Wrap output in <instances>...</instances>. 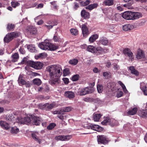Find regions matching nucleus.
Returning a JSON list of instances; mask_svg holds the SVG:
<instances>
[{
  "instance_id": "35",
  "label": "nucleus",
  "mask_w": 147,
  "mask_h": 147,
  "mask_svg": "<svg viewBox=\"0 0 147 147\" xmlns=\"http://www.w3.org/2000/svg\"><path fill=\"white\" fill-rule=\"evenodd\" d=\"M22 76L20 75L18 79V83L20 85H24L26 84V82L24 80L22 79Z\"/></svg>"
},
{
  "instance_id": "9",
  "label": "nucleus",
  "mask_w": 147,
  "mask_h": 147,
  "mask_svg": "<svg viewBox=\"0 0 147 147\" xmlns=\"http://www.w3.org/2000/svg\"><path fill=\"white\" fill-rule=\"evenodd\" d=\"M88 129H91L98 132H100L103 130L102 128L97 125L93 124H90L88 127Z\"/></svg>"
},
{
  "instance_id": "61",
  "label": "nucleus",
  "mask_w": 147,
  "mask_h": 147,
  "mask_svg": "<svg viewBox=\"0 0 147 147\" xmlns=\"http://www.w3.org/2000/svg\"><path fill=\"white\" fill-rule=\"evenodd\" d=\"M123 94V92L121 91H119L117 94V96L118 98H119L121 97Z\"/></svg>"
},
{
  "instance_id": "44",
  "label": "nucleus",
  "mask_w": 147,
  "mask_h": 147,
  "mask_svg": "<svg viewBox=\"0 0 147 147\" xmlns=\"http://www.w3.org/2000/svg\"><path fill=\"white\" fill-rule=\"evenodd\" d=\"M19 131L18 128L16 127H13L11 128V132L13 134H16Z\"/></svg>"
},
{
  "instance_id": "45",
  "label": "nucleus",
  "mask_w": 147,
  "mask_h": 147,
  "mask_svg": "<svg viewBox=\"0 0 147 147\" xmlns=\"http://www.w3.org/2000/svg\"><path fill=\"white\" fill-rule=\"evenodd\" d=\"M78 62V60L77 59H73L70 60L69 61V63L71 65H75L77 64Z\"/></svg>"
},
{
  "instance_id": "54",
  "label": "nucleus",
  "mask_w": 147,
  "mask_h": 147,
  "mask_svg": "<svg viewBox=\"0 0 147 147\" xmlns=\"http://www.w3.org/2000/svg\"><path fill=\"white\" fill-rule=\"evenodd\" d=\"M112 65L113 66V67L114 69L116 71H117L119 69L120 67L119 65L117 64L113 63L112 64Z\"/></svg>"
},
{
  "instance_id": "7",
  "label": "nucleus",
  "mask_w": 147,
  "mask_h": 147,
  "mask_svg": "<svg viewBox=\"0 0 147 147\" xmlns=\"http://www.w3.org/2000/svg\"><path fill=\"white\" fill-rule=\"evenodd\" d=\"M98 143L105 144L108 143V141L105 136L104 135H98L97 136Z\"/></svg>"
},
{
  "instance_id": "31",
  "label": "nucleus",
  "mask_w": 147,
  "mask_h": 147,
  "mask_svg": "<svg viewBox=\"0 0 147 147\" xmlns=\"http://www.w3.org/2000/svg\"><path fill=\"white\" fill-rule=\"evenodd\" d=\"M12 61L13 62H15L17 61L19 58L18 54L15 53L12 56Z\"/></svg>"
},
{
  "instance_id": "15",
  "label": "nucleus",
  "mask_w": 147,
  "mask_h": 147,
  "mask_svg": "<svg viewBox=\"0 0 147 147\" xmlns=\"http://www.w3.org/2000/svg\"><path fill=\"white\" fill-rule=\"evenodd\" d=\"M136 57L138 59H140L145 57V54L143 51L141 49L138 50Z\"/></svg>"
},
{
  "instance_id": "12",
  "label": "nucleus",
  "mask_w": 147,
  "mask_h": 147,
  "mask_svg": "<svg viewBox=\"0 0 147 147\" xmlns=\"http://www.w3.org/2000/svg\"><path fill=\"white\" fill-rule=\"evenodd\" d=\"M142 16V13L140 12H132L131 20H138Z\"/></svg>"
},
{
  "instance_id": "55",
  "label": "nucleus",
  "mask_w": 147,
  "mask_h": 147,
  "mask_svg": "<svg viewBox=\"0 0 147 147\" xmlns=\"http://www.w3.org/2000/svg\"><path fill=\"white\" fill-rule=\"evenodd\" d=\"M72 108L71 107H68L64 108L62 111L64 112H68L72 110Z\"/></svg>"
},
{
  "instance_id": "53",
  "label": "nucleus",
  "mask_w": 147,
  "mask_h": 147,
  "mask_svg": "<svg viewBox=\"0 0 147 147\" xmlns=\"http://www.w3.org/2000/svg\"><path fill=\"white\" fill-rule=\"evenodd\" d=\"M11 5L12 7L14 8H15L16 7L18 6L20 3L17 2L12 1L11 2Z\"/></svg>"
},
{
  "instance_id": "48",
  "label": "nucleus",
  "mask_w": 147,
  "mask_h": 147,
  "mask_svg": "<svg viewBox=\"0 0 147 147\" xmlns=\"http://www.w3.org/2000/svg\"><path fill=\"white\" fill-rule=\"evenodd\" d=\"M54 106L53 103L49 104L48 103H46V110L52 109Z\"/></svg>"
},
{
  "instance_id": "23",
  "label": "nucleus",
  "mask_w": 147,
  "mask_h": 147,
  "mask_svg": "<svg viewBox=\"0 0 147 147\" xmlns=\"http://www.w3.org/2000/svg\"><path fill=\"white\" fill-rule=\"evenodd\" d=\"M27 30L28 33L30 34H35L37 32L36 29L33 26L30 27Z\"/></svg>"
},
{
  "instance_id": "19",
  "label": "nucleus",
  "mask_w": 147,
  "mask_h": 147,
  "mask_svg": "<svg viewBox=\"0 0 147 147\" xmlns=\"http://www.w3.org/2000/svg\"><path fill=\"white\" fill-rule=\"evenodd\" d=\"M99 42L102 45L106 46L108 45L109 43V41L107 38L105 37H102L100 39Z\"/></svg>"
},
{
  "instance_id": "34",
  "label": "nucleus",
  "mask_w": 147,
  "mask_h": 147,
  "mask_svg": "<svg viewBox=\"0 0 147 147\" xmlns=\"http://www.w3.org/2000/svg\"><path fill=\"white\" fill-rule=\"evenodd\" d=\"M109 123V125L112 126H114L117 125L118 124V122L117 120L112 118H110Z\"/></svg>"
},
{
  "instance_id": "52",
  "label": "nucleus",
  "mask_w": 147,
  "mask_h": 147,
  "mask_svg": "<svg viewBox=\"0 0 147 147\" xmlns=\"http://www.w3.org/2000/svg\"><path fill=\"white\" fill-rule=\"evenodd\" d=\"M69 74V69L67 68H66L64 69L63 71V75L64 76H65Z\"/></svg>"
},
{
  "instance_id": "28",
  "label": "nucleus",
  "mask_w": 147,
  "mask_h": 147,
  "mask_svg": "<svg viewBox=\"0 0 147 147\" xmlns=\"http://www.w3.org/2000/svg\"><path fill=\"white\" fill-rule=\"evenodd\" d=\"M147 109L140 110L139 111V115L142 117H146Z\"/></svg>"
},
{
  "instance_id": "32",
  "label": "nucleus",
  "mask_w": 147,
  "mask_h": 147,
  "mask_svg": "<svg viewBox=\"0 0 147 147\" xmlns=\"http://www.w3.org/2000/svg\"><path fill=\"white\" fill-rule=\"evenodd\" d=\"M98 6L97 3H94L92 4H90L86 7V8L90 10H91L93 9L96 8Z\"/></svg>"
},
{
  "instance_id": "41",
  "label": "nucleus",
  "mask_w": 147,
  "mask_h": 147,
  "mask_svg": "<svg viewBox=\"0 0 147 147\" xmlns=\"http://www.w3.org/2000/svg\"><path fill=\"white\" fill-rule=\"evenodd\" d=\"M33 83L37 86L40 85L41 83L40 80L39 78H35L33 80Z\"/></svg>"
},
{
  "instance_id": "40",
  "label": "nucleus",
  "mask_w": 147,
  "mask_h": 147,
  "mask_svg": "<svg viewBox=\"0 0 147 147\" xmlns=\"http://www.w3.org/2000/svg\"><path fill=\"white\" fill-rule=\"evenodd\" d=\"M81 1H82L80 2V5L83 6L87 5L89 4L90 2V1L89 0H82Z\"/></svg>"
},
{
  "instance_id": "38",
  "label": "nucleus",
  "mask_w": 147,
  "mask_h": 147,
  "mask_svg": "<svg viewBox=\"0 0 147 147\" xmlns=\"http://www.w3.org/2000/svg\"><path fill=\"white\" fill-rule=\"evenodd\" d=\"M27 48L28 51L31 52H34L36 51L35 47L34 45H29L28 46Z\"/></svg>"
},
{
  "instance_id": "13",
  "label": "nucleus",
  "mask_w": 147,
  "mask_h": 147,
  "mask_svg": "<svg viewBox=\"0 0 147 147\" xmlns=\"http://www.w3.org/2000/svg\"><path fill=\"white\" fill-rule=\"evenodd\" d=\"M105 51H107V49H103L100 47H98L95 48V53L98 55L105 53Z\"/></svg>"
},
{
  "instance_id": "4",
  "label": "nucleus",
  "mask_w": 147,
  "mask_h": 147,
  "mask_svg": "<svg viewBox=\"0 0 147 147\" xmlns=\"http://www.w3.org/2000/svg\"><path fill=\"white\" fill-rule=\"evenodd\" d=\"M17 121L20 124H28L31 122V120L30 118L28 117L24 118L20 117L17 118Z\"/></svg>"
},
{
  "instance_id": "3",
  "label": "nucleus",
  "mask_w": 147,
  "mask_h": 147,
  "mask_svg": "<svg viewBox=\"0 0 147 147\" xmlns=\"http://www.w3.org/2000/svg\"><path fill=\"white\" fill-rule=\"evenodd\" d=\"M29 65L35 69H41L43 66V64L40 62H34L32 61H29L28 63Z\"/></svg>"
},
{
  "instance_id": "59",
  "label": "nucleus",
  "mask_w": 147,
  "mask_h": 147,
  "mask_svg": "<svg viewBox=\"0 0 147 147\" xmlns=\"http://www.w3.org/2000/svg\"><path fill=\"white\" fill-rule=\"evenodd\" d=\"M53 6V7L55 9H57V6L56 4V2L55 1H53L50 3Z\"/></svg>"
},
{
  "instance_id": "64",
  "label": "nucleus",
  "mask_w": 147,
  "mask_h": 147,
  "mask_svg": "<svg viewBox=\"0 0 147 147\" xmlns=\"http://www.w3.org/2000/svg\"><path fill=\"white\" fill-rule=\"evenodd\" d=\"M27 61V59L26 58H24L21 61V63L22 64H24L26 63Z\"/></svg>"
},
{
  "instance_id": "37",
  "label": "nucleus",
  "mask_w": 147,
  "mask_h": 147,
  "mask_svg": "<svg viewBox=\"0 0 147 147\" xmlns=\"http://www.w3.org/2000/svg\"><path fill=\"white\" fill-rule=\"evenodd\" d=\"M109 119L108 117L105 118L104 120L101 122L102 124L103 125H109Z\"/></svg>"
},
{
  "instance_id": "24",
  "label": "nucleus",
  "mask_w": 147,
  "mask_h": 147,
  "mask_svg": "<svg viewBox=\"0 0 147 147\" xmlns=\"http://www.w3.org/2000/svg\"><path fill=\"white\" fill-rule=\"evenodd\" d=\"M120 17V15L119 13H116L114 15L110 16L109 18L112 20L117 21Z\"/></svg>"
},
{
  "instance_id": "51",
  "label": "nucleus",
  "mask_w": 147,
  "mask_h": 147,
  "mask_svg": "<svg viewBox=\"0 0 147 147\" xmlns=\"http://www.w3.org/2000/svg\"><path fill=\"white\" fill-rule=\"evenodd\" d=\"M52 113L53 114L62 115L63 114V112L62 110H57L53 111Z\"/></svg>"
},
{
  "instance_id": "8",
  "label": "nucleus",
  "mask_w": 147,
  "mask_h": 147,
  "mask_svg": "<svg viewBox=\"0 0 147 147\" xmlns=\"http://www.w3.org/2000/svg\"><path fill=\"white\" fill-rule=\"evenodd\" d=\"M71 138V136L67 135H60L56 136L55 139V140L61 141H67L69 140Z\"/></svg>"
},
{
  "instance_id": "27",
  "label": "nucleus",
  "mask_w": 147,
  "mask_h": 147,
  "mask_svg": "<svg viewBox=\"0 0 147 147\" xmlns=\"http://www.w3.org/2000/svg\"><path fill=\"white\" fill-rule=\"evenodd\" d=\"M81 15L85 19L89 18L90 15L88 12H86L85 10H82L81 12Z\"/></svg>"
},
{
  "instance_id": "22",
  "label": "nucleus",
  "mask_w": 147,
  "mask_h": 147,
  "mask_svg": "<svg viewBox=\"0 0 147 147\" xmlns=\"http://www.w3.org/2000/svg\"><path fill=\"white\" fill-rule=\"evenodd\" d=\"M98 37V35L97 34L92 35L89 38V41L90 43L94 42Z\"/></svg>"
},
{
  "instance_id": "30",
  "label": "nucleus",
  "mask_w": 147,
  "mask_h": 147,
  "mask_svg": "<svg viewBox=\"0 0 147 147\" xmlns=\"http://www.w3.org/2000/svg\"><path fill=\"white\" fill-rule=\"evenodd\" d=\"M137 111V108L136 107H135L129 111L127 113V114L129 115H133L136 113Z\"/></svg>"
},
{
  "instance_id": "60",
  "label": "nucleus",
  "mask_w": 147,
  "mask_h": 147,
  "mask_svg": "<svg viewBox=\"0 0 147 147\" xmlns=\"http://www.w3.org/2000/svg\"><path fill=\"white\" fill-rule=\"evenodd\" d=\"M62 80L64 82L65 84H67L69 82V80L68 78H63Z\"/></svg>"
},
{
  "instance_id": "16",
  "label": "nucleus",
  "mask_w": 147,
  "mask_h": 147,
  "mask_svg": "<svg viewBox=\"0 0 147 147\" xmlns=\"http://www.w3.org/2000/svg\"><path fill=\"white\" fill-rule=\"evenodd\" d=\"M0 125L2 128L6 130H8L10 128V126L8 123L3 121H0Z\"/></svg>"
},
{
  "instance_id": "43",
  "label": "nucleus",
  "mask_w": 147,
  "mask_h": 147,
  "mask_svg": "<svg viewBox=\"0 0 147 147\" xmlns=\"http://www.w3.org/2000/svg\"><path fill=\"white\" fill-rule=\"evenodd\" d=\"M31 136L33 139L36 141L39 144L41 142L40 140L38 138L35 134L32 133V134Z\"/></svg>"
},
{
  "instance_id": "20",
  "label": "nucleus",
  "mask_w": 147,
  "mask_h": 147,
  "mask_svg": "<svg viewBox=\"0 0 147 147\" xmlns=\"http://www.w3.org/2000/svg\"><path fill=\"white\" fill-rule=\"evenodd\" d=\"M134 28V26L130 24L125 25L123 27V30L126 31L131 30Z\"/></svg>"
},
{
  "instance_id": "6",
  "label": "nucleus",
  "mask_w": 147,
  "mask_h": 147,
  "mask_svg": "<svg viewBox=\"0 0 147 147\" xmlns=\"http://www.w3.org/2000/svg\"><path fill=\"white\" fill-rule=\"evenodd\" d=\"M123 53L125 55H127L129 58V60L132 61L134 58L133 54L130 50L128 48H126L123 50Z\"/></svg>"
},
{
  "instance_id": "33",
  "label": "nucleus",
  "mask_w": 147,
  "mask_h": 147,
  "mask_svg": "<svg viewBox=\"0 0 147 147\" xmlns=\"http://www.w3.org/2000/svg\"><path fill=\"white\" fill-rule=\"evenodd\" d=\"M41 123L40 119L39 117H35L34 118L33 124L36 125H38Z\"/></svg>"
},
{
  "instance_id": "56",
  "label": "nucleus",
  "mask_w": 147,
  "mask_h": 147,
  "mask_svg": "<svg viewBox=\"0 0 147 147\" xmlns=\"http://www.w3.org/2000/svg\"><path fill=\"white\" fill-rule=\"evenodd\" d=\"M103 76L106 78H108L110 76V73L109 72H104L103 73Z\"/></svg>"
},
{
  "instance_id": "42",
  "label": "nucleus",
  "mask_w": 147,
  "mask_h": 147,
  "mask_svg": "<svg viewBox=\"0 0 147 147\" xmlns=\"http://www.w3.org/2000/svg\"><path fill=\"white\" fill-rule=\"evenodd\" d=\"M80 78L79 75L76 74L73 76L71 79L73 81H76L79 80Z\"/></svg>"
},
{
  "instance_id": "10",
  "label": "nucleus",
  "mask_w": 147,
  "mask_h": 147,
  "mask_svg": "<svg viewBox=\"0 0 147 147\" xmlns=\"http://www.w3.org/2000/svg\"><path fill=\"white\" fill-rule=\"evenodd\" d=\"M132 12L130 11H126L123 13V18L127 20H131Z\"/></svg>"
},
{
  "instance_id": "26",
  "label": "nucleus",
  "mask_w": 147,
  "mask_h": 147,
  "mask_svg": "<svg viewBox=\"0 0 147 147\" xmlns=\"http://www.w3.org/2000/svg\"><path fill=\"white\" fill-rule=\"evenodd\" d=\"M49 48L48 50L51 51H55L59 48V46L58 45H55L52 44L49 42Z\"/></svg>"
},
{
  "instance_id": "2",
  "label": "nucleus",
  "mask_w": 147,
  "mask_h": 147,
  "mask_svg": "<svg viewBox=\"0 0 147 147\" xmlns=\"http://www.w3.org/2000/svg\"><path fill=\"white\" fill-rule=\"evenodd\" d=\"M20 35V33L18 32H13L8 33L4 37V41L5 42H9L11 40L14 38L17 37Z\"/></svg>"
},
{
  "instance_id": "39",
  "label": "nucleus",
  "mask_w": 147,
  "mask_h": 147,
  "mask_svg": "<svg viewBox=\"0 0 147 147\" xmlns=\"http://www.w3.org/2000/svg\"><path fill=\"white\" fill-rule=\"evenodd\" d=\"M102 116L100 114H94V121H98Z\"/></svg>"
},
{
  "instance_id": "36",
  "label": "nucleus",
  "mask_w": 147,
  "mask_h": 147,
  "mask_svg": "<svg viewBox=\"0 0 147 147\" xmlns=\"http://www.w3.org/2000/svg\"><path fill=\"white\" fill-rule=\"evenodd\" d=\"M86 50L89 52H91L93 53H95V48L92 45L88 46L86 49Z\"/></svg>"
},
{
  "instance_id": "21",
  "label": "nucleus",
  "mask_w": 147,
  "mask_h": 147,
  "mask_svg": "<svg viewBox=\"0 0 147 147\" xmlns=\"http://www.w3.org/2000/svg\"><path fill=\"white\" fill-rule=\"evenodd\" d=\"M129 69L131 74L135 75L136 76H138L139 75V72L135 69L134 66H132L129 67Z\"/></svg>"
},
{
  "instance_id": "46",
  "label": "nucleus",
  "mask_w": 147,
  "mask_h": 147,
  "mask_svg": "<svg viewBox=\"0 0 147 147\" xmlns=\"http://www.w3.org/2000/svg\"><path fill=\"white\" fill-rule=\"evenodd\" d=\"M97 90L98 93L102 92L103 91V86L102 85L98 84L97 86Z\"/></svg>"
},
{
  "instance_id": "62",
  "label": "nucleus",
  "mask_w": 147,
  "mask_h": 147,
  "mask_svg": "<svg viewBox=\"0 0 147 147\" xmlns=\"http://www.w3.org/2000/svg\"><path fill=\"white\" fill-rule=\"evenodd\" d=\"M118 90V89H117V88L115 86H114L113 88H111V90L114 93H115L117 92Z\"/></svg>"
},
{
  "instance_id": "58",
  "label": "nucleus",
  "mask_w": 147,
  "mask_h": 147,
  "mask_svg": "<svg viewBox=\"0 0 147 147\" xmlns=\"http://www.w3.org/2000/svg\"><path fill=\"white\" fill-rule=\"evenodd\" d=\"M130 5V4L128 3L127 4H124L123 6L129 9H132L133 8V7Z\"/></svg>"
},
{
  "instance_id": "29",
  "label": "nucleus",
  "mask_w": 147,
  "mask_h": 147,
  "mask_svg": "<svg viewBox=\"0 0 147 147\" xmlns=\"http://www.w3.org/2000/svg\"><path fill=\"white\" fill-rule=\"evenodd\" d=\"M103 5L106 6H111L114 4L113 0H106L103 3Z\"/></svg>"
},
{
  "instance_id": "25",
  "label": "nucleus",
  "mask_w": 147,
  "mask_h": 147,
  "mask_svg": "<svg viewBox=\"0 0 147 147\" xmlns=\"http://www.w3.org/2000/svg\"><path fill=\"white\" fill-rule=\"evenodd\" d=\"M47 54L46 53H42L39 54L38 55L35 56V58L36 59L40 58H44L47 57Z\"/></svg>"
},
{
  "instance_id": "57",
  "label": "nucleus",
  "mask_w": 147,
  "mask_h": 147,
  "mask_svg": "<svg viewBox=\"0 0 147 147\" xmlns=\"http://www.w3.org/2000/svg\"><path fill=\"white\" fill-rule=\"evenodd\" d=\"M39 107L42 109H46V103L44 104H40L39 105Z\"/></svg>"
},
{
  "instance_id": "47",
  "label": "nucleus",
  "mask_w": 147,
  "mask_h": 147,
  "mask_svg": "<svg viewBox=\"0 0 147 147\" xmlns=\"http://www.w3.org/2000/svg\"><path fill=\"white\" fill-rule=\"evenodd\" d=\"M70 32L72 34L76 35L78 33V31L76 29L72 28L70 30Z\"/></svg>"
},
{
  "instance_id": "11",
  "label": "nucleus",
  "mask_w": 147,
  "mask_h": 147,
  "mask_svg": "<svg viewBox=\"0 0 147 147\" xmlns=\"http://www.w3.org/2000/svg\"><path fill=\"white\" fill-rule=\"evenodd\" d=\"M90 88H80L78 90V92L81 96L85 95L90 93Z\"/></svg>"
},
{
  "instance_id": "17",
  "label": "nucleus",
  "mask_w": 147,
  "mask_h": 147,
  "mask_svg": "<svg viewBox=\"0 0 147 147\" xmlns=\"http://www.w3.org/2000/svg\"><path fill=\"white\" fill-rule=\"evenodd\" d=\"M65 96L69 99L74 98L75 97V94L74 92L72 91H66L64 93Z\"/></svg>"
},
{
  "instance_id": "50",
  "label": "nucleus",
  "mask_w": 147,
  "mask_h": 147,
  "mask_svg": "<svg viewBox=\"0 0 147 147\" xmlns=\"http://www.w3.org/2000/svg\"><path fill=\"white\" fill-rule=\"evenodd\" d=\"M55 126V124L53 123H51L47 127V128L48 129L51 130L53 129Z\"/></svg>"
},
{
  "instance_id": "1",
  "label": "nucleus",
  "mask_w": 147,
  "mask_h": 147,
  "mask_svg": "<svg viewBox=\"0 0 147 147\" xmlns=\"http://www.w3.org/2000/svg\"><path fill=\"white\" fill-rule=\"evenodd\" d=\"M62 70L61 66L58 64L49 65L46 68V71L49 73V76L53 81L52 84H55L59 80L57 77Z\"/></svg>"
},
{
  "instance_id": "5",
  "label": "nucleus",
  "mask_w": 147,
  "mask_h": 147,
  "mask_svg": "<svg viewBox=\"0 0 147 147\" xmlns=\"http://www.w3.org/2000/svg\"><path fill=\"white\" fill-rule=\"evenodd\" d=\"M39 47L42 49L46 50L49 48V42L47 40H45L44 41L38 44Z\"/></svg>"
},
{
  "instance_id": "18",
  "label": "nucleus",
  "mask_w": 147,
  "mask_h": 147,
  "mask_svg": "<svg viewBox=\"0 0 147 147\" xmlns=\"http://www.w3.org/2000/svg\"><path fill=\"white\" fill-rule=\"evenodd\" d=\"M82 30L84 36H86L89 34L88 29L85 24H83L82 26Z\"/></svg>"
},
{
  "instance_id": "14",
  "label": "nucleus",
  "mask_w": 147,
  "mask_h": 147,
  "mask_svg": "<svg viewBox=\"0 0 147 147\" xmlns=\"http://www.w3.org/2000/svg\"><path fill=\"white\" fill-rule=\"evenodd\" d=\"M140 88L145 95H147V84L144 82L140 84Z\"/></svg>"
},
{
  "instance_id": "49",
  "label": "nucleus",
  "mask_w": 147,
  "mask_h": 147,
  "mask_svg": "<svg viewBox=\"0 0 147 147\" xmlns=\"http://www.w3.org/2000/svg\"><path fill=\"white\" fill-rule=\"evenodd\" d=\"M14 27V25L12 24H8L7 27V30H10L13 29Z\"/></svg>"
},
{
  "instance_id": "63",
  "label": "nucleus",
  "mask_w": 147,
  "mask_h": 147,
  "mask_svg": "<svg viewBox=\"0 0 147 147\" xmlns=\"http://www.w3.org/2000/svg\"><path fill=\"white\" fill-rule=\"evenodd\" d=\"M19 51L20 53L24 54L25 53V51L24 49L22 48H20L19 50Z\"/></svg>"
}]
</instances>
